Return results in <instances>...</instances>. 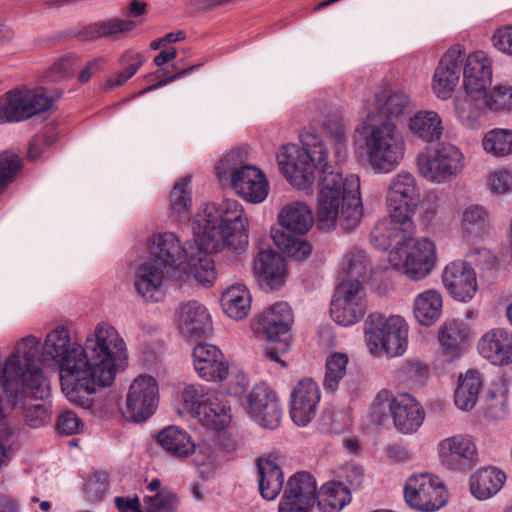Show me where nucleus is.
I'll use <instances>...</instances> for the list:
<instances>
[{
	"label": "nucleus",
	"mask_w": 512,
	"mask_h": 512,
	"mask_svg": "<svg viewBox=\"0 0 512 512\" xmlns=\"http://www.w3.org/2000/svg\"><path fill=\"white\" fill-rule=\"evenodd\" d=\"M136 27L133 20L112 18L98 21L83 27L77 34L81 41H94L101 38L116 39Z\"/></svg>",
	"instance_id": "nucleus-31"
},
{
	"label": "nucleus",
	"mask_w": 512,
	"mask_h": 512,
	"mask_svg": "<svg viewBox=\"0 0 512 512\" xmlns=\"http://www.w3.org/2000/svg\"><path fill=\"white\" fill-rule=\"evenodd\" d=\"M467 339L468 328L461 321L446 322L439 331L440 345L450 358L460 355Z\"/></svg>",
	"instance_id": "nucleus-42"
},
{
	"label": "nucleus",
	"mask_w": 512,
	"mask_h": 512,
	"mask_svg": "<svg viewBox=\"0 0 512 512\" xmlns=\"http://www.w3.org/2000/svg\"><path fill=\"white\" fill-rule=\"evenodd\" d=\"M478 350L495 365L512 363V333L502 328L492 329L481 337Z\"/></svg>",
	"instance_id": "nucleus-26"
},
{
	"label": "nucleus",
	"mask_w": 512,
	"mask_h": 512,
	"mask_svg": "<svg viewBox=\"0 0 512 512\" xmlns=\"http://www.w3.org/2000/svg\"><path fill=\"white\" fill-rule=\"evenodd\" d=\"M481 388L482 379L477 370L471 369L464 375H460L459 384L454 394L455 405L464 411L471 410L477 402Z\"/></svg>",
	"instance_id": "nucleus-39"
},
{
	"label": "nucleus",
	"mask_w": 512,
	"mask_h": 512,
	"mask_svg": "<svg viewBox=\"0 0 512 512\" xmlns=\"http://www.w3.org/2000/svg\"><path fill=\"white\" fill-rule=\"evenodd\" d=\"M211 390L203 385H188L181 393V400L189 413L197 415L198 406L202 405Z\"/></svg>",
	"instance_id": "nucleus-56"
},
{
	"label": "nucleus",
	"mask_w": 512,
	"mask_h": 512,
	"mask_svg": "<svg viewBox=\"0 0 512 512\" xmlns=\"http://www.w3.org/2000/svg\"><path fill=\"white\" fill-rule=\"evenodd\" d=\"M320 401L317 383L305 378L300 380L291 393L290 416L298 426H306L316 415Z\"/></svg>",
	"instance_id": "nucleus-19"
},
{
	"label": "nucleus",
	"mask_w": 512,
	"mask_h": 512,
	"mask_svg": "<svg viewBox=\"0 0 512 512\" xmlns=\"http://www.w3.org/2000/svg\"><path fill=\"white\" fill-rule=\"evenodd\" d=\"M414 316L423 326L433 325L442 312L441 294L434 289L420 293L414 300Z\"/></svg>",
	"instance_id": "nucleus-38"
},
{
	"label": "nucleus",
	"mask_w": 512,
	"mask_h": 512,
	"mask_svg": "<svg viewBox=\"0 0 512 512\" xmlns=\"http://www.w3.org/2000/svg\"><path fill=\"white\" fill-rule=\"evenodd\" d=\"M442 282L448 293L461 302L471 300L478 288L475 271L465 261L447 264L442 273Z\"/></svg>",
	"instance_id": "nucleus-18"
},
{
	"label": "nucleus",
	"mask_w": 512,
	"mask_h": 512,
	"mask_svg": "<svg viewBox=\"0 0 512 512\" xmlns=\"http://www.w3.org/2000/svg\"><path fill=\"white\" fill-rule=\"evenodd\" d=\"M195 417L209 429L222 430L231 422V408L222 393L212 391L205 402L198 406Z\"/></svg>",
	"instance_id": "nucleus-29"
},
{
	"label": "nucleus",
	"mask_w": 512,
	"mask_h": 512,
	"mask_svg": "<svg viewBox=\"0 0 512 512\" xmlns=\"http://www.w3.org/2000/svg\"><path fill=\"white\" fill-rule=\"evenodd\" d=\"M41 399H35L30 394L19 393L18 406L23 407L17 417V423L25 420L31 427H39L49 419L48 409L45 404L39 403Z\"/></svg>",
	"instance_id": "nucleus-44"
},
{
	"label": "nucleus",
	"mask_w": 512,
	"mask_h": 512,
	"mask_svg": "<svg viewBox=\"0 0 512 512\" xmlns=\"http://www.w3.org/2000/svg\"><path fill=\"white\" fill-rule=\"evenodd\" d=\"M254 273L262 287L275 289L284 280V260L270 248H261L254 262Z\"/></svg>",
	"instance_id": "nucleus-27"
},
{
	"label": "nucleus",
	"mask_w": 512,
	"mask_h": 512,
	"mask_svg": "<svg viewBox=\"0 0 512 512\" xmlns=\"http://www.w3.org/2000/svg\"><path fill=\"white\" fill-rule=\"evenodd\" d=\"M413 110L414 104L404 91L390 89L376 93L373 102L364 107L361 133L369 164L376 173H388L402 160L404 143L396 121Z\"/></svg>",
	"instance_id": "nucleus-3"
},
{
	"label": "nucleus",
	"mask_w": 512,
	"mask_h": 512,
	"mask_svg": "<svg viewBox=\"0 0 512 512\" xmlns=\"http://www.w3.org/2000/svg\"><path fill=\"white\" fill-rule=\"evenodd\" d=\"M248 219L235 199L206 204L194 216L193 240L181 245L172 232L153 237L150 257L135 270L134 285L146 301L158 302L164 294L165 280L181 270L203 286L216 279L213 252L227 248L237 253L248 246Z\"/></svg>",
	"instance_id": "nucleus-1"
},
{
	"label": "nucleus",
	"mask_w": 512,
	"mask_h": 512,
	"mask_svg": "<svg viewBox=\"0 0 512 512\" xmlns=\"http://www.w3.org/2000/svg\"><path fill=\"white\" fill-rule=\"evenodd\" d=\"M365 338L373 354L381 353L395 357L402 355L407 347L408 327L400 316L385 318L371 313L365 322Z\"/></svg>",
	"instance_id": "nucleus-8"
},
{
	"label": "nucleus",
	"mask_w": 512,
	"mask_h": 512,
	"mask_svg": "<svg viewBox=\"0 0 512 512\" xmlns=\"http://www.w3.org/2000/svg\"><path fill=\"white\" fill-rule=\"evenodd\" d=\"M292 322L293 313L288 303L277 302L266 309L254 323L256 333L276 344L266 348V357L282 366L285 363L280 359V354L286 352L290 346Z\"/></svg>",
	"instance_id": "nucleus-9"
},
{
	"label": "nucleus",
	"mask_w": 512,
	"mask_h": 512,
	"mask_svg": "<svg viewBox=\"0 0 512 512\" xmlns=\"http://www.w3.org/2000/svg\"><path fill=\"white\" fill-rule=\"evenodd\" d=\"M159 445L171 456L186 458L196 451L190 435L177 426H168L156 435Z\"/></svg>",
	"instance_id": "nucleus-35"
},
{
	"label": "nucleus",
	"mask_w": 512,
	"mask_h": 512,
	"mask_svg": "<svg viewBox=\"0 0 512 512\" xmlns=\"http://www.w3.org/2000/svg\"><path fill=\"white\" fill-rule=\"evenodd\" d=\"M302 146L287 144L277 155L279 169L298 189L308 188L319 172L318 224L330 231L339 221L344 229L354 228L362 216L360 180L355 174L343 178L340 168L327 162V150L313 133L300 135Z\"/></svg>",
	"instance_id": "nucleus-2"
},
{
	"label": "nucleus",
	"mask_w": 512,
	"mask_h": 512,
	"mask_svg": "<svg viewBox=\"0 0 512 512\" xmlns=\"http://www.w3.org/2000/svg\"><path fill=\"white\" fill-rule=\"evenodd\" d=\"M369 267L370 262L363 251L354 250L347 253L342 266V271L347 275L344 281H361L366 277Z\"/></svg>",
	"instance_id": "nucleus-49"
},
{
	"label": "nucleus",
	"mask_w": 512,
	"mask_h": 512,
	"mask_svg": "<svg viewBox=\"0 0 512 512\" xmlns=\"http://www.w3.org/2000/svg\"><path fill=\"white\" fill-rule=\"evenodd\" d=\"M228 184L241 198L251 203H261L268 195L269 187L265 174L251 164L236 173Z\"/></svg>",
	"instance_id": "nucleus-24"
},
{
	"label": "nucleus",
	"mask_w": 512,
	"mask_h": 512,
	"mask_svg": "<svg viewBox=\"0 0 512 512\" xmlns=\"http://www.w3.org/2000/svg\"><path fill=\"white\" fill-rule=\"evenodd\" d=\"M125 343L116 329L99 323L92 335L88 336L84 351V369L91 374V382L86 385V395L94 393L95 386H108L115 378V358L124 350Z\"/></svg>",
	"instance_id": "nucleus-7"
},
{
	"label": "nucleus",
	"mask_w": 512,
	"mask_h": 512,
	"mask_svg": "<svg viewBox=\"0 0 512 512\" xmlns=\"http://www.w3.org/2000/svg\"><path fill=\"white\" fill-rule=\"evenodd\" d=\"M428 376V368L418 361H407L397 371V380L407 386H415Z\"/></svg>",
	"instance_id": "nucleus-54"
},
{
	"label": "nucleus",
	"mask_w": 512,
	"mask_h": 512,
	"mask_svg": "<svg viewBox=\"0 0 512 512\" xmlns=\"http://www.w3.org/2000/svg\"><path fill=\"white\" fill-rule=\"evenodd\" d=\"M145 61L144 56L141 53L132 54L129 51L123 53L120 57V63L127 67L125 71H120L115 77H111L107 80V87L114 88L124 85L130 78H132L138 69L143 65Z\"/></svg>",
	"instance_id": "nucleus-50"
},
{
	"label": "nucleus",
	"mask_w": 512,
	"mask_h": 512,
	"mask_svg": "<svg viewBox=\"0 0 512 512\" xmlns=\"http://www.w3.org/2000/svg\"><path fill=\"white\" fill-rule=\"evenodd\" d=\"M350 500V491L344 484L329 482L318 492L317 506L321 512H339Z\"/></svg>",
	"instance_id": "nucleus-41"
},
{
	"label": "nucleus",
	"mask_w": 512,
	"mask_h": 512,
	"mask_svg": "<svg viewBox=\"0 0 512 512\" xmlns=\"http://www.w3.org/2000/svg\"><path fill=\"white\" fill-rule=\"evenodd\" d=\"M259 490L266 500H274L283 488L284 475L281 468L270 459L257 461Z\"/></svg>",
	"instance_id": "nucleus-36"
},
{
	"label": "nucleus",
	"mask_w": 512,
	"mask_h": 512,
	"mask_svg": "<svg viewBox=\"0 0 512 512\" xmlns=\"http://www.w3.org/2000/svg\"><path fill=\"white\" fill-rule=\"evenodd\" d=\"M349 359L344 353H333L326 360L323 387L328 393H335L340 381L346 375Z\"/></svg>",
	"instance_id": "nucleus-48"
},
{
	"label": "nucleus",
	"mask_w": 512,
	"mask_h": 512,
	"mask_svg": "<svg viewBox=\"0 0 512 512\" xmlns=\"http://www.w3.org/2000/svg\"><path fill=\"white\" fill-rule=\"evenodd\" d=\"M145 501L148 512H175L178 504L176 496L170 493H156L154 496H147Z\"/></svg>",
	"instance_id": "nucleus-61"
},
{
	"label": "nucleus",
	"mask_w": 512,
	"mask_h": 512,
	"mask_svg": "<svg viewBox=\"0 0 512 512\" xmlns=\"http://www.w3.org/2000/svg\"><path fill=\"white\" fill-rule=\"evenodd\" d=\"M486 107L485 95L467 93L457 95L454 100V110L457 119L468 129H478L481 126L483 109Z\"/></svg>",
	"instance_id": "nucleus-32"
},
{
	"label": "nucleus",
	"mask_w": 512,
	"mask_h": 512,
	"mask_svg": "<svg viewBox=\"0 0 512 512\" xmlns=\"http://www.w3.org/2000/svg\"><path fill=\"white\" fill-rule=\"evenodd\" d=\"M508 414L507 395L501 388L489 391L486 399L485 415L494 420L504 419Z\"/></svg>",
	"instance_id": "nucleus-57"
},
{
	"label": "nucleus",
	"mask_w": 512,
	"mask_h": 512,
	"mask_svg": "<svg viewBox=\"0 0 512 512\" xmlns=\"http://www.w3.org/2000/svg\"><path fill=\"white\" fill-rule=\"evenodd\" d=\"M83 428L82 420L75 412L67 410L63 411L57 420V430L61 434L74 435L79 433Z\"/></svg>",
	"instance_id": "nucleus-62"
},
{
	"label": "nucleus",
	"mask_w": 512,
	"mask_h": 512,
	"mask_svg": "<svg viewBox=\"0 0 512 512\" xmlns=\"http://www.w3.org/2000/svg\"><path fill=\"white\" fill-rule=\"evenodd\" d=\"M467 258L481 269L492 270L496 267L495 256L485 247L471 249L467 254Z\"/></svg>",
	"instance_id": "nucleus-63"
},
{
	"label": "nucleus",
	"mask_w": 512,
	"mask_h": 512,
	"mask_svg": "<svg viewBox=\"0 0 512 512\" xmlns=\"http://www.w3.org/2000/svg\"><path fill=\"white\" fill-rule=\"evenodd\" d=\"M270 236L278 249L289 258L304 261L311 254L312 247L310 243L287 234L285 231L272 229Z\"/></svg>",
	"instance_id": "nucleus-43"
},
{
	"label": "nucleus",
	"mask_w": 512,
	"mask_h": 512,
	"mask_svg": "<svg viewBox=\"0 0 512 512\" xmlns=\"http://www.w3.org/2000/svg\"><path fill=\"white\" fill-rule=\"evenodd\" d=\"M51 106L52 99L43 88L10 91L0 99V124L24 121Z\"/></svg>",
	"instance_id": "nucleus-11"
},
{
	"label": "nucleus",
	"mask_w": 512,
	"mask_h": 512,
	"mask_svg": "<svg viewBox=\"0 0 512 512\" xmlns=\"http://www.w3.org/2000/svg\"><path fill=\"white\" fill-rule=\"evenodd\" d=\"M436 264L435 243L426 237L418 239L408 251L402 264L404 274L412 280L428 276Z\"/></svg>",
	"instance_id": "nucleus-21"
},
{
	"label": "nucleus",
	"mask_w": 512,
	"mask_h": 512,
	"mask_svg": "<svg viewBox=\"0 0 512 512\" xmlns=\"http://www.w3.org/2000/svg\"><path fill=\"white\" fill-rule=\"evenodd\" d=\"M420 202V191L413 174L402 171L395 175L387 189L386 203L389 216L378 221L371 231L374 247L389 251V260L399 264L398 254L408 246L415 234L412 216Z\"/></svg>",
	"instance_id": "nucleus-4"
},
{
	"label": "nucleus",
	"mask_w": 512,
	"mask_h": 512,
	"mask_svg": "<svg viewBox=\"0 0 512 512\" xmlns=\"http://www.w3.org/2000/svg\"><path fill=\"white\" fill-rule=\"evenodd\" d=\"M248 404L249 413L260 426L269 429L278 427L282 415L279 400L266 384L253 387Z\"/></svg>",
	"instance_id": "nucleus-17"
},
{
	"label": "nucleus",
	"mask_w": 512,
	"mask_h": 512,
	"mask_svg": "<svg viewBox=\"0 0 512 512\" xmlns=\"http://www.w3.org/2000/svg\"><path fill=\"white\" fill-rule=\"evenodd\" d=\"M247 151L242 148L226 153L216 166V174L222 184L231 182L236 173L241 172L247 165Z\"/></svg>",
	"instance_id": "nucleus-46"
},
{
	"label": "nucleus",
	"mask_w": 512,
	"mask_h": 512,
	"mask_svg": "<svg viewBox=\"0 0 512 512\" xmlns=\"http://www.w3.org/2000/svg\"><path fill=\"white\" fill-rule=\"evenodd\" d=\"M463 70V86L467 93L485 95L492 83V65L483 51L465 54Z\"/></svg>",
	"instance_id": "nucleus-22"
},
{
	"label": "nucleus",
	"mask_w": 512,
	"mask_h": 512,
	"mask_svg": "<svg viewBox=\"0 0 512 512\" xmlns=\"http://www.w3.org/2000/svg\"><path fill=\"white\" fill-rule=\"evenodd\" d=\"M191 178L185 176L173 187L170 196V207L178 221L183 222L190 217L192 205L191 189L189 187Z\"/></svg>",
	"instance_id": "nucleus-45"
},
{
	"label": "nucleus",
	"mask_w": 512,
	"mask_h": 512,
	"mask_svg": "<svg viewBox=\"0 0 512 512\" xmlns=\"http://www.w3.org/2000/svg\"><path fill=\"white\" fill-rule=\"evenodd\" d=\"M367 311L366 291L361 281H342L330 304L333 320L342 326L360 321Z\"/></svg>",
	"instance_id": "nucleus-12"
},
{
	"label": "nucleus",
	"mask_w": 512,
	"mask_h": 512,
	"mask_svg": "<svg viewBox=\"0 0 512 512\" xmlns=\"http://www.w3.org/2000/svg\"><path fill=\"white\" fill-rule=\"evenodd\" d=\"M220 302L224 312L236 320L245 318L251 306L250 294L243 285H233L227 288L223 291Z\"/></svg>",
	"instance_id": "nucleus-40"
},
{
	"label": "nucleus",
	"mask_w": 512,
	"mask_h": 512,
	"mask_svg": "<svg viewBox=\"0 0 512 512\" xmlns=\"http://www.w3.org/2000/svg\"><path fill=\"white\" fill-rule=\"evenodd\" d=\"M486 107L492 111H512V86L499 85L493 88L489 96L485 92Z\"/></svg>",
	"instance_id": "nucleus-55"
},
{
	"label": "nucleus",
	"mask_w": 512,
	"mask_h": 512,
	"mask_svg": "<svg viewBox=\"0 0 512 512\" xmlns=\"http://www.w3.org/2000/svg\"><path fill=\"white\" fill-rule=\"evenodd\" d=\"M461 230L468 241L483 240L489 230L487 211L479 205L466 207L462 213Z\"/></svg>",
	"instance_id": "nucleus-37"
},
{
	"label": "nucleus",
	"mask_w": 512,
	"mask_h": 512,
	"mask_svg": "<svg viewBox=\"0 0 512 512\" xmlns=\"http://www.w3.org/2000/svg\"><path fill=\"white\" fill-rule=\"evenodd\" d=\"M392 418L395 427L399 431L412 433L422 425L424 411L411 395L403 393L394 397Z\"/></svg>",
	"instance_id": "nucleus-28"
},
{
	"label": "nucleus",
	"mask_w": 512,
	"mask_h": 512,
	"mask_svg": "<svg viewBox=\"0 0 512 512\" xmlns=\"http://www.w3.org/2000/svg\"><path fill=\"white\" fill-rule=\"evenodd\" d=\"M506 481V474L495 467L478 470L470 477L471 493L479 500H485L497 494Z\"/></svg>",
	"instance_id": "nucleus-34"
},
{
	"label": "nucleus",
	"mask_w": 512,
	"mask_h": 512,
	"mask_svg": "<svg viewBox=\"0 0 512 512\" xmlns=\"http://www.w3.org/2000/svg\"><path fill=\"white\" fill-rule=\"evenodd\" d=\"M193 363L200 377L208 381H223L229 376V367L222 352L214 345L201 343L193 349Z\"/></svg>",
	"instance_id": "nucleus-23"
},
{
	"label": "nucleus",
	"mask_w": 512,
	"mask_h": 512,
	"mask_svg": "<svg viewBox=\"0 0 512 512\" xmlns=\"http://www.w3.org/2000/svg\"><path fill=\"white\" fill-rule=\"evenodd\" d=\"M476 445L467 435H454L441 440L438 454L442 465L451 470L471 467L476 458Z\"/></svg>",
	"instance_id": "nucleus-20"
},
{
	"label": "nucleus",
	"mask_w": 512,
	"mask_h": 512,
	"mask_svg": "<svg viewBox=\"0 0 512 512\" xmlns=\"http://www.w3.org/2000/svg\"><path fill=\"white\" fill-rule=\"evenodd\" d=\"M158 404V384L149 375L138 376L130 385L123 415L129 421L141 423L155 411Z\"/></svg>",
	"instance_id": "nucleus-14"
},
{
	"label": "nucleus",
	"mask_w": 512,
	"mask_h": 512,
	"mask_svg": "<svg viewBox=\"0 0 512 512\" xmlns=\"http://www.w3.org/2000/svg\"><path fill=\"white\" fill-rule=\"evenodd\" d=\"M80 65V59L74 54L60 58L47 72V77L52 81L72 75Z\"/></svg>",
	"instance_id": "nucleus-58"
},
{
	"label": "nucleus",
	"mask_w": 512,
	"mask_h": 512,
	"mask_svg": "<svg viewBox=\"0 0 512 512\" xmlns=\"http://www.w3.org/2000/svg\"><path fill=\"white\" fill-rule=\"evenodd\" d=\"M465 59V50L455 45L448 49L440 59L433 76V91L440 99L451 97L459 79Z\"/></svg>",
	"instance_id": "nucleus-16"
},
{
	"label": "nucleus",
	"mask_w": 512,
	"mask_h": 512,
	"mask_svg": "<svg viewBox=\"0 0 512 512\" xmlns=\"http://www.w3.org/2000/svg\"><path fill=\"white\" fill-rule=\"evenodd\" d=\"M108 488V475L103 472L94 473L85 486V494L89 501L98 502Z\"/></svg>",
	"instance_id": "nucleus-60"
},
{
	"label": "nucleus",
	"mask_w": 512,
	"mask_h": 512,
	"mask_svg": "<svg viewBox=\"0 0 512 512\" xmlns=\"http://www.w3.org/2000/svg\"><path fill=\"white\" fill-rule=\"evenodd\" d=\"M492 42L496 49L512 56V25L499 28L494 33Z\"/></svg>",
	"instance_id": "nucleus-64"
},
{
	"label": "nucleus",
	"mask_w": 512,
	"mask_h": 512,
	"mask_svg": "<svg viewBox=\"0 0 512 512\" xmlns=\"http://www.w3.org/2000/svg\"><path fill=\"white\" fill-rule=\"evenodd\" d=\"M406 503L421 512H434L445 506L448 493L439 477L421 473L408 478L404 487Z\"/></svg>",
	"instance_id": "nucleus-10"
},
{
	"label": "nucleus",
	"mask_w": 512,
	"mask_h": 512,
	"mask_svg": "<svg viewBox=\"0 0 512 512\" xmlns=\"http://www.w3.org/2000/svg\"><path fill=\"white\" fill-rule=\"evenodd\" d=\"M40 338L28 335L20 338L13 352L0 368V399L12 403L19 393L30 394L37 399L49 395V385L42 374L38 357Z\"/></svg>",
	"instance_id": "nucleus-6"
},
{
	"label": "nucleus",
	"mask_w": 512,
	"mask_h": 512,
	"mask_svg": "<svg viewBox=\"0 0 512 512\" xmlns=\"http://www.w3.org/2000/svg\"><path fill=\"white\" fill-rule=\"evenodd\" d=\"M317 484L305 471L292 475L284 490L278 512H309L317 500Z\"/></svg>",
	"instance_id": "nucleus-15"
},
{
	"label": "nucleus",
	"mask_w": 512,
	"mask_h": 512,
	"mask_svg": "<svg viewBox=\"0 0 512 512\" xmlns=\"http://www.w3.org/2000/svg\"><path fill=\"white\" fill-rule=\"evenodd\" d=\"M178 327L188 338L206 337L212 331L210 314L204 305L197 301H189L180 307Z\"/></svg>",
	"instance_id": "nucleus-25"
},
{
	"label": "nucleus",
	"mask_w": 512,
	"mask_h": 512,
	"mask_svg": "<svg viewBox=\"0 0 512 512\" xmlns=\"http://www.w3.org/2000/svg\"><path fill=\"white\" fill-rule=\"evenodd\" d=\"M420 174L427 180L442 183L449 180L463 167L461 151L450 143L421 152L417 157Z\"/></svg>",
	"instance_id": "nucleus-13"
},
{
	"label": "nucleus",
	"mask_w": 512,
	"mask_h": 512,
	"mask_svg": "<svg viewBox=\"0 0 512 512\" xmlns=\"http://www.w3.org/2000/svg\"><path fill=\"white\" fill-rule=\"evenodd\" d=\"M22 409L17 399H13L12 403L0 399V437L15 435L14 426Z\"/></svg>",
	"instance_id": "nucleus-51"
},
{
	"label": "nucleus",
	"mask_w": 512,
	"mask_h": 512,
	"mask_svg": "<svg viewBox=\"0 0 512 512\" xmlns=\"http://www.w3.org/2000/svg\"><path fill=\"white\" fill-rule=\"evenodd\" d=\"M483 149L496 157L512 154V130L495 128L488 131L482 139Z\"/></svg>",
	"instance_id": "nucleus-47"
},
{
	"label": "nucleus",
	"mask_w": 512,
	"mask_h": 512,
	"mask_svg": "<svg viewBox=\"0 0 512 512\" xmlns=\"http://www.w3.org/2000/svg\"><path fill=\"white\" fill-rule=\"evenodd\" d=\"M280 226L289 233L304 235L313 225V215L310 208L303 202L286 204L278 214Z\"/></svg>",
	"instance_id": "nucleus-30"
},
{
	"label": "nucleus",
	"mask_w": 512,
	"mask_h": 512,
	"mask_svg": "<svg viewBox=\"0 0 512 512\" xmlns=\"http://www.w3.org/2000/svg\"><path fill=\"white\" fill-rule=\"evenodd\" d=\"M408 132L425 142H434L443 134L442 120L435 111H418L409 117Z\"/></svg>",
	"instance_id": "nucleus-33"
},
{
	"label": "nucleus",
	"mask_w": 512,
	"mask_h": 512,
	"mask_svg": "<svg viewBox=\"0 0 512 512\" xmlns=\"http://www.w3.org/2000/svg\"><path fill=\"white\" fill-rule=\"evenodd\" d=\"M487 183L493 194H506L512 191V171L499 169L487 175Z\"/></svg>",
	"instance_id": "nucleus-59"
},
{
	"label": "nucleus",
	"mask_w": 512,
	"mask_h": 512,
	"mask_svg": "<svg viewBox=\"0 0 512 512\" xmlns=\"http://www.w3.org/2000/svg\"><path fill=\"white\" fill-rule=\"evenodd\" d=\"M392 405H394V397L391 398L390 394L386 390L380 391L370 409V419L377 425H383L392 416Z\"/></svg>",
	"instance_id": "nucleus-52"
},
{
	"label": "nucleus",
	"mask_w": 512,
	"mask_h": 512,
	"mask_svg": "<svg viewBox=\"0 0 512 512\" xmlns=\"http://www.w3.org/2000/svg\"><path fill=\"white\" fill-rule=\"evenodd\" d=\"M20 168L21 159L16 153L5 151L0 154V193L14 181Z\"/></svg>",
	"instance_id": "nucleus-53"
},
{
	"label": "nucleus",
	"mask_w": 512,
	"mask_h": 512,
	"mask_svg": "<svg viewBox=\"0 0 512 512\" xmlns=\"http://www.w3.org/2000/svg\"><path fill=\"white\" fill-rule=\"evenodd\" d=\"M83 353L82 346L71 341L69 330L63 326L47 333L38 348L41 363L53 364L60 369L61 387L67 398L83 408H89L92 400L86 395V385L91 382V374L84 369Z\"/></svg>",
	"instance_id": "nucleus-5"
}]
</instances>
